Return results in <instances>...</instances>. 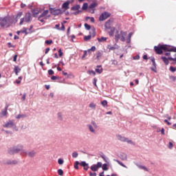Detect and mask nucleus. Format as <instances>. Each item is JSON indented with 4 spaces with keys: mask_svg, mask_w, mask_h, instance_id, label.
I'll return each mask as SVG.
<instances>
[{
    "mask_svg": "<svg viewBox=\"0 0 176 176\" xmlns=\"http://www.w3.org/2000/svg\"><path fill=\"white\" fill-rule=\"evenodd\" d=\"M23 16V12H19L16 14V16L14 15L13 16H5L3 17H0V27L1 28H9L10 26L14 23H17L19 21V19Z\"/></svg>",
    "mask_w": 176,
    "mask_h": 176,
    "instance_id": "1",
    "label": "nucleus"
},
{
    "mask_svg": "<svg viewBox=\"0 0 176 176\" xmlns=\"http://www.w3.org/2000/svg\"><path fill=\"white\" fill-rule=\"evenodd\" d=\"M23 151H24L23 150V145H17L9 148L8 153H9V155H14L16 153H19V152H21V155H23Z\"/></svg>",
    "mask_w": 176,
    "mask_h": 176,
    "instance_id": "2",
    "label": "nucleus"
},
{
    "mask_svg": "<svg viewBox=\"0 0 176 176\" xmlns=\"http://www.w3.org/2000/svg\"><path fill=\"white\" fill-rule=\"evenodd\" d=\"M49 13V11L47 10H44L41 14H40L38 17V21H41V23H45V20L47 19V14Z\"/></svg>",
    "mask_w": 176,
    "mask_h": 176,
    "instance_id": "3",
    "label": "nucleus"
},
{
    "mask_svg": "<svg viewBox=\"0 0 176 176\" xmlns=\"http://www.w3.org/2000/svg\"><path fill=\"white\" fill-rule=\"evenodd\" d=\"M116 138L119 141H121L122 142H127V144H130L131 145H134V142L131 141V140H129V138L122 136V135H117Z\"/></svg>",
    "mask_w": 176,
    "mask_h": 176,
    "instance_id": "4",
    "label": "nucleus"
},
{
    "mask_svg": "<svg viewBox=\"0 0 176 176\" xmlns=\"http://www.w3.org/2000/svg\"><path fill=\"white\" fill-rule=\"evenodd\" d=\"M50 12L51 14L54 16H58V14H63L65 10H61V9H56V8H50Z\"/></svg>",
    "mask_w": 176,
    "mask_h": 176,
    "instance_id": "5",
    "label": "nucleus"
},
{
    "mask_svg": "<svg viewBox=\"0 0 176 176\" xmlns=\"http://www.w3.org/2000/svg\"><path fill=\"white\" fill-rule=\"evenodd\" d=\"M102 166V163L101 162H98L96 164H93L92 166H91L90 169L91 170V171L96 172L98 170V168H101Z\"/></svg>",
    "mask_w": 176,
    "mask_h": 176,
    "instance_id": "6",
    "label": "nucleus"
},
{
    "mask_svg": "<svg viewBox=\"0 0 176 176\" xmlns=\"http://www.w3.org/2000/svg\"><path fill=\"white\" fill-rule=\"evenodd\" d=\"M111 16V13L108 12H104L100 14L99 16V21H104V20H107L108 17Z\"/></svg>",
    "mask_w": 176,
    "mask_h": 176,
    "instance_id": "7",
    "label": "nucleus"
},
{
    "mask_svg": "<svg viewBox=\"0 0 176 176\" xmlns=\"http://www.w3.org/2000/svg\"><path fill=\"white\" fill-rule=\"evenodd\" d=\"M154 50L156 54H163V45L159 44L154 47Z\"/></svg>",
    "mask_w": 176,
    "mask_h": 176,
    "instance_id": "8",
    "label": "nucleus"
},
{
    "mask_svg": "<svg viewBox=\"0 0 176 176\" xmlns=\"http://www.w3.org/2000/svg\"><path fill=\"white\" fill-rule=\"evenodd\" d=\"M98 6V3L97 2H93L89 6V13H94V10H96V8Z\"/></svg>",
    "mask_w": 176,
    "mask_h": 176,
    "instance_id": "9",
    "label": "nucleus"
},
{
    "mask_svg": "<svg viewBox=\"0 0 176 176\" xmlns=\"http://www.w3.org/2000/svg\"><path fill=\"white\" fill-rule=\"evenodd\" d=\"M74 2V0H67L65 3H63L62 5V9H65V12L66 10H68L69 9V3H72Z\"/></svg>",
    "mask_w": 176,
    "mask_h": 176,
    "instance_id": "10",
    "label": "nucleus"
},
{
    "mask_svg": "<svg viewBox=\"0 0 176 176\" xmlns=\"http://www.w3.org/2000/svg\"><path fill=\"white\" fill-rule=\"evenodd\" d=\"M23 155H27L29 157H34L35 155H36V152H35V151H27L23 150Z\"/></svg>",
    "mask_w": 176,
    "mask_h": 176,
    "instance_id": "11",
    "label": "nucleus"
},
{
    "mask_svg": "<svg viewBox=\"0 0 176 176\" xmlns=\"http://www.w3.org/2000/svg\"><path fill=\"white\" fill-rule=\"evenodd\" d=\"M32 17V14L30 12H27L25 15V23H30L31 21Z\"/></svg>",
    "mask_w": 176,
    "mask_h": 176,
    "instance_id": "12",
    "label": "nucleus"
},
{
    "mask_svg": "<svg viewBox=\"0 0 176 176\" xmlns=\"http://www.w3.org/2000/svg\"><path fill=\"white\" fill-rule=\"evenodd\" d=\"M151 62L153 63V66L151 67V71L155 72V74L157 73V67H156V62L155 61V58H152L151 59Z\"/></svg>",
    "mask_w": 176,
    "mask_h": 176,
    "instance_id": "13",
    "label": "nucleus"
},
{
    "mask_svg": "<svg viewBox=\"0 0 176 176\" xmlns=\"http://www.w3.org/2000/svg\"><path fill=\"white\" fill-rule=\"evenodd\" d=\"M3 127H6V129H10L13 126H14V122H13L12 120H9L8 122H6L4 125H3Z\"/></svg>",
    "mask_w": 176,
    "mask_h": 176,
    "instance_id": "14",
    "label": "nucleus"
},
{
    "mask_svg": "<svg viewBox=\"0 0 176 176\" xmlns=\"http://www.w3.org/2000/svg\"><path fill=\"white\" fill-rule=\"evenodd\" d=\"M100 157H102L105 163L109 164V158H108V157H106L104 153H102L101 154H100Z\"/></svg>",
    "mask_w": 176,
    "mask_h": 176,
    "instance_id": "15",
    "label": "nucleus"
},
{
    "mask_svg": "<svg viewBox=\"0 0 176 176\" xmlns=\"http://www.w3.org/2000/svg\"><path fill=\"white\" fill-rule=\"evenodd\" d=\"M111 21H112L111 19H109L105 23H104V28L106 30H111L112 27H111Z\"/></svg>",
    "mask_w": 176,
    "mask_h": 176,
    "instance_id": "16",
    "label": "nucleus"
},
{
    "mask_svg": "<svg viewBox=\"0 0 176 176\" xmlns=\"http://www.w3.org/2000/svg\"><path fill=\"white\" fill-rule=\"evenodd\" d=\"M119 157H120V159H121V160H127V154H126L124 153H121L119 155Z\"/></svg>",
    "mask_w": 176,
    "mask_h": 176,
    "instance_id": "17",
    "label": "nucleus"
},
{
    "mask_svg": "<svg viewBox=\"0 0 176 176\" xmlns=\"http://www.w3.org/2000/svg\"><path fill=\"white\" fill-rule=\"evenodd\" d=\"M6 164H8V165L17 164V160H8L7 162H6Z\"/></svg>",
    "mask_w": 176,
    "mask_h": 176,
    "instance_id": "18",
    "label": "nucleus"
},
{
    "mask_svg": "<svg viewBox=\"0 0 176 176\" xmlns=\"http://www.w3.org/2000/svg\"><path fill=\"white\" fill-rule=\"evenodd\" d=\"M95 71L97 74H102V67H101V65H98Z\"/></svg>",
    "mask_w": 176,
    "mask_h": 176,
    "instance_id": "19",
    "label": "nucleus"
},
{
    "mask_svg": "<svg viewBox=\"0 0 176 176\" xmlns=\"http://www.w3.org/2000/svg\"><path fill=\"white\" fill-rule=\"evenodd\" d=\"M108 164H109L106 163V164H103L102 165L101 167H102V169L103 171H108L109 170V168L108 167Z\"/></svg>",
    "mask_w": 176,
    "mask_h": 176,
    "instance_id": "20",
    "label": "nucleus"
},
{
    "mask_svg": "<svg viewBox=\"0 0 176 176\" xmlns=\"http://www.w3.org/2000/svg\"><path fill=\"white\" fill-rule=\"evenodd\" d=\"M162 61L164 63L165 65H168V63H169V61L168 60V58L166 57V56H162L161 57Z\"/></svg>",
    "mask_w": 176,
    "mask_h": 176,
    "instance_id": "21",
    "label": "nucleus"
},
{
    "mask_svg": "<svg viewBox=\"0 0 176 176\" xmlns=\"http://www.w3.org/2000/svg\"><path fill=\"white\" fill-rule=\"evenodd\" d=\"M8 108H9V105H6L4 110L1 111V115H3V116H6L8 115Z\"/></svg>",
    "mask_w": 176,
    "mask_h": 176,
    "instance_id": "22",
    "label": "nucleus"
},
{
    "mask_svg": "<svg viewBox=\"0 0 176 176\" xmlns=\"http://www.w3.org/2000/svg\"><path fill=\"white\" fill-rule=\"evenodd\" d=\"M171 47H168L167 45H162V51L164 52H170Z\"/></svg>",
    "mask_w": 176,
    "mask_h": 176,
    "instance_id": "23",
    "label": "nucleus"
},
{
    "mask_svg": "<svg viewBox=\"0 0 176 176\" xmlns=\"http://www.w3.org/2000/svg\"><path fill=\"white\" fill-rule=\"evenodd\" d=\"M131 36H133V32H130L126 37V43L131 42Z\"/></svg>",
    "mask_w": 176,
    "mask_h": 176,
    "instance_id": "24",
    "label": "nucleus"
},
{
    "mask_svg": "<svg viewBox=\"0 0 176 176\" xmlns=\"http://www.w3.org/2000/svg\"><path fill=\"white\" fill-rule=\"evenodd\" d=\"M87 127L89 128V131H91V133L96 134V129H94V128L93 127V125L88 124Z\"/></svg>",
    "mask_w": 176,
    "mask_h": 176,
    "instance_id": "25",
    "label": "nucleus"
},
{
    "mask_svg": "<svg viewBox=\"0 0 176 176\" xmlns=\"http://www.w3.org/2000/svg\"><path fill=\"white\" fill-rule=\"evenodd\" d=\"M119 46L118 45L115 44L114 46L108 45L109 50H116V49H118Z\"/></svg>",
    "mask_w": 176,
    "mask_h": 176,
    "instance_id": "26",
    "label": "nucleus"
},
{
    "mask_svg": "<svg viewBox=\"0 0 176 176\" xmlns=\"http://www.w3.org/2000/svg\"><path fill=\"white\" fill-rule=\"evenodd\" d=\"M113 161L118 163V164H120V166H122V167H124L125 168H127V166L126 165H124V164H123V162L119 161L118 160L114 159Z\"/></svg>",
    "mask_w": 176,
    "mask_h": 176,
    "instance_id": "27",
    "label": "nucleus"
},
{
    "mask_svg": "<svg viewBox=\"0 0 176 176\" xmlns=\"http://www.w3.org/2000/svg\"><path fill=\"white\" fill-rule=\"evenodd\" d=\"M32 13L34 17H36V15L39 14V10L33 9V10H32Z\"/></svg>",
    "mask_w": 176,
    "mask_h": 176,
    "instance_id": "28",
    "label": "nucleus"
},
{
    "mask_svg": "<svg viewBox=\"0 0 176 176\" xmlns=\"http://www.w3.org/2000/svg\"><path fill=\"white\" fill-rule=\"evenodd\" d=\"M16 119H23L24 118H27V116L25 114H19L15 116Z\"/></svg>",
    "mask_w": 176,
    "mask_h": 176,
    "instance_id": "29",
    "label": "nucleus"
},
{
    "mask_svg": "<svg viewBox=\"0 0 176 176\" xmlns=\"http://www.w3.org/2000/svg\"><path fill=\"white\" fill-rule=\"evenodd\" d=\"M115 33V28L112 27L110 28V31L109 32V35L110 36H113V34Z\"/></svg>",
    "mask_w": 176,
    "mask_h": 176,
    "instance_id": "30",
    "label": "nucleus"
},
{
    "mask_svg": "<svg viewBox=\"0 0 176 176\" xmlns=\"http://www.w3.org/2000/svg\"><path fill=\"white\" fill-rule=\"evenodd\" d=\"M89 9V3H84L82 7V10H87Z\"/></svg>",
    "mask_w": 176,
    "mask_h": 176,
    "instance_id": "31",
    "label": "nucleus"
},
{
    "mask_svg": "<svg viewBox=\"0 0 176 176\" xmlns=\"http://www.w3.org/2000/svg\"><path fill=\"white\" fill-rule=\"evenodd\" d=\"M80 9V5H76L71 8V10H79Z\"/></svg>",
    "mask_w": 176,
    "mask_h": 176,
    "instance_id": "32",
    "label": "nucleus"
},
{
    "mask_svg": "<svg viewBox=\"0 0 176 176\" xmlns=\"http://www.w3.org/2000/svg\"><path fill=\"white\" fill-rule=\"evenodd\" d=\"M120 34H119V32L118 31H117L116 32V35H115V39H116V42H118V41H119L120 39Z\"/></svg>",
    "mask_w": 176,
    "mask_h": 176,
    "instance_id": "33",
    "label": "nucleus"
},
{
    "mask_svg": "<svg viewBox=\"0 0 176 176\" xmlns=\"http://www.w3.org/2000/svg\"><path fill=\"white\" fill-rule=\"evenodd\" d=\"M14 69L16 75H19V72L21 71V69L19 68V66H15Z\"/></svg>",
    "mask_w": 176,
    "mask_h": 176,
    "instance_id": "34",
    "label": "nucleus"
},
{
    "mask_svg": "<svg viewBox=\"0 0 176 176\" xmlns=\"http://www.w3.org/2000/svg\"><path fill=\"white\" fill-rule=\"evenodd\" d=\"M107 39L108 38L102 36L101 38H98L97 41H98V42H105Z\"/></svg>",
    "mask_w": 176,
    "mask_h": 176,
    "instance_id": "35",
    "label": "nucleus"
},
{
    "mask_svg": "<svg viewBox=\"0 0 176 176\" xmlns=\"http://www.w3.org/2000/svg\"><path fill=\"white\" fill-rule=\"evenodd\" d=\"M63 75H64L65 76H67V79L71 78V76H72V74H68V73L65 72H62Z\"/></svg>",
    "mask_w": 176,
    "mask_h": 176,
    "instance_id": "36",
    "label": "nucleus"
},
{
    "mask_svg": "<svg viewBox=\"0 0 176 176\" xmlns=\"http://www.w3.org/2000/svg\"><path fill=\"white\" fill-rule=\"evenodd\" d=\"M79 164H80V162H79V161H76V162H75V164H74V168H75L76 170H79Z\"/></svg>",
    "mask_w": 176,
    "mask_h": 176,
    "instance_id": "37",
    "label": "nucleus"
},
{
    "mask_svg": "<svg viewBox=\"0 0 176 176\" xmlns=\"http://www.w3.org/2000/svg\"><path fill=\"white\" fill-rule=\"evenodd\" d=\"M89 39H91V34H89L88 36H84V41L85 42H87V41H89Z\"/></svg>",
    "mask_w": 176,
    "mask_h": 176,
    "instance_id": "38",
    "label": "nucleus"
},
{
    "mask_svg": "<svg viewBox=\"0 0 176 176\" xmlns=\"http://www.w3.org/2000/svg\"><path fill=\"white\" fill-rule=\"evenodd\" d=\"M84 27L87 31H90V29L91 28V26L87 23H85Z\"/></svg>",
    "mask_w": 176,
    "mask_h": 176,
    "instance_id": "39",
    "label": "nucleus"
},
{
    "mask_svg": "<svg viewBox=\"0 0 176 176\" xmlns=\"http://www.w3.org/2000/svg\"><path fill=\"white\" fill-rule=\"evenodd\" d=\"M27 30H28V28H23L22 30H21V32L22 34H25V35H28V32H27Z\"/></svg>",
    "mask_w": 176,
    "mask_h": 176,
    "instance_id": "40",
    "label": "nucleus"
},
{
    "mask_svg": "<svg viewBox=\"0 0 176 176\" xmlns=\"http://www.w3.org/2000/svg\"><path fill=\"white\" fill-rule=\"evenodd\" d=\"M89 164L86 162V161H82L81 162H80V165L81 166V167H86V166H87Z\"/></svg>",
    "mask_w": 176,
    "mask_h": 176,
    "instance_id": "41",
    "label": "nucleus"
},
{
    "mask_svg": "<svg viewBox=\"0 0 176 176\" xmlns=\"http://www.w3.org/2000/svg\"><path fill=\"white\" fill-rule=\"evenodd\" d=\"M101 104L102 105V107H107L108 105V101L107 100H102L101 101Z\"/></svg>",
    "mask_w": 176,
    "mask_h": 176,
    "instance_id": "42",
    "label": "nucleus"
},
{
    "mask_svg": "<svg viewBox=\"0 0 176 176\" xmlns=\"http://www.w3.org/2000/svg\"><path fill=\"white\" fill-rule=\"evenodd\" d=\"M58 174L60 176L64 175V170H63V169H58Z\"/></svg>",
    "mask_w": 176,
    "mask_h": 176,
    "instance_id": "43",
    "label": "nucleus"
},
{
    "mask_svg": "<svg viewBox=\"0 0 176 176\" xmlns=\"http://www.w3.org/2000/svg\"><path fill=\"white\" fill-rule=\"evenodd\" d=\"M101 56H102V52H98L96 54V58H97V60H100V57H101Z\"/></svg>",
    "mask_w": 176,
    "mask_h": 176,
    "instance_id": "44",
    "label": "nucleus"
},
{
    "mask_svg": "<svg viewBox=\"0 0 176 176\" xmlns=\"http://www.w3.org/2000/svg\"><path fill=\"white\" fill-rule=\"evenodd\" d=\"M92 33H91V36H93V38H94V36H96V28H92L91 29Z\"/></svg>",
    "mask_w": 176,
    "mask_h": 176,
    "instance_id": "45",
    "label": "nucleus"
},
{
    "mask_svg": "<svg viewBox=\"0 0 176 176\" xmlns=\"http://www.w3.org/2000/svg\"><path fill=\"white\" fill-rule=\"evenodd\" d=\"M120 35H121V36H126V35H127V32H124L123 30H121L120 31Z\"/></svg>",
    "mask_w": 176,
    "mask_h": 176,
    "instance_id": "46",
    "label": "nucleus"
},
{
    "mask_svg": "<svg viewBox=\"0 0 176 176\" xmlns=\"http://www.w3.org/2000/svg\"><path fill=\"white\" fill-rule=\"evenodd\" d=\"M169 70L170 71V72H175L176 67H173V66H170V68H169Z\"/></svg>",
    "mask_w": 176,
    "mask_h": 176,
    "instance_id": "47",
    "label": "nucleus"
},
{
    "mask_svg": "<svg viewBox=\"0 0 176 176\" xmlns=\"http://www.w3.org/2000/svg\"><path fill=\"white\" fill-rule=\"evenodd\" d=\"M175 58H173L171 56L168 57V60H170V61H175L176 62V54H175Z\"/></svg>",
    "mask_w": 176,
    "mask_h": 176,
    "instance_id": "48",
    "label": "nucleus"
},
{
    "mask_svg": "<svg viewBox=\"0 0 176 176\" xmlns=\"http://www.w3.org/2000/svg\"><path fill=\"white\" fill-rule=\"evenodd\" d=\"M78 155L79 154L78 153V152L74 151V153H72V157L76 158V157H78Z\"/></svg>",
    "mask_w": 176,
    "mask_h": 176,
    "instance_id": "49",
    "label": "nucleus"
},
{
    "mask_svg": "<svg viewBox=\"0 0 176 176\" xmlns=\"http://www.w3.org/2000/svg\"><path fill=\"white\" fill-rule=\"evenodd\" d=\"M89 108H91L92 109H96V104L91 102L89 104Z\"/></svg>",
    "mask_w": 176,
    "mask_h": 176,
    "instance_id": "50",
    "label": "nucleus"
},
{
    "mask_svg": "<svg viewBox=\"0 0 176 176\" xmlns=\"http://www.w3.org/2000/svg\"><path fill=\"white\" fill-rule=\"evenodd\" d=\"M45 43H46V45H52V43H53V40H46Z\"/></svg>",
    "mask_w": 176,
    "mask_h": 176,
    "instance_id": "51",
    "label": "nucleus"
},
{
    "mask_svg": "<svg viewBox=\"0 0 176 176\" xmlns=\"http://www.w3.org/2000/svg\"><path fill=\"white\" fill-rule=\"evenodd\" d=\"M58 164L61 165V164H64V160L61 159V158H59L58 160Z\"/></svg>",
    "mask_w": 176,
    "mask_h": 176,
    "instance_id": "52",
    "label": "nucleus"
},
{
    "mask_svg": "<svg viewBox=\"0 0 176 176\" xmlns=\"http://www.w3.org/2000/svg\"><path fill=\"white\" fill-rule=\"evenodd\" d=\"M88 73L89 74V75H93L94 76H96V72H94V70H89L88 71Z\"/></svg>",
    "mask_w": 176,
    "mask_h": 176,
    "instance_id": "53",
    "label": "nucleus"
},
{
    "mask_svg": "<svg viewBox=\"0 0 176 176\" xmlns=\"http://www.w3.org/2000/svg\"><path fill=\"white\" fill-rule=\"evenodd\" d=\"M81 12H82V10H78L74 12H72V14H74L75 16H78V14H79V13H81Z\"/></svg>",
    "mask_w": 176,
    "mask_h": 176,
    "instance_id": "54",
    "label": "nucleus"
},
{
    "mask_svg": "<svg viewBox=\"0 0 176 176\" xmlns=\"http://www.w3.org/2000/svg\"><path fill=\"white\" fill-rule=\"evenodd\" d=\"M91 124L95 127V129H98V126L97 125V123H96L94 121H91Z\"/></svg>",
    "mask_w": 176,
    "mask_h": 176,
    "instance_id": "55",
    "label": "nucleus"
},
{
    "mask_svg": "<svg viewBox=\"0 0 176 176\" xmlns=\"http://www.w3.org/2000/svg\"><path fill=\"white\" fill-rule=\"evenodd\" d=\"M169 79H170V80H172V82H175V80H176V77L174 76H170L169 77Z\"/></svg>",
    "mask_w": 176,
    "mask_h": 176,
    "instance_id": "56",
    "label": "nucleus"
},
{
    "mask_svg": "<svg viewBox=\"0 0 176 176\" xmlns=\"http://www.w3.org/2000/svg\"><path fill=\"white\" fill-rule=\"evenodd\" d=\"M48 75H54V71H53V69H49Z\"/></svg>",
    "mask_w": 176,
    "mask_h": 176,
    "instance_id": "57",
    "label": "nucleus"
},
{
    "mask_svg": "<svg viewBox=\"0 0 176 176\" xmlns=\"http://www.w3.org/2000/svg\"><path fill=\"white\" fill-rule=\"evenodd\" d=\"M93 85H94V86L97 87V78H94Z\"/></svg>",
    "mask_w": 176,
    "mask_h": 176,
    "instance_id": "58",
    "label": "nucleus"
},
{
    "mask_svg": "<svg viewBox=\"0 0 176 176\" xmlns=\"http://www.w3.org/2000/svg\"><path fill=\"white\" fill-rule=\"evenodd\" d=\"M24 21H25V18H21L20 20L19 25H23V23H24Z\"/></svg>",
    "mask_w": 176,
    "mask_h": 176,
    "instance_id": "59",
    "label": "nucleus"
},
{
    "mask_svg": "<svg viewBox=\"0 0 176 176\" xmlns=\"http://www.w3.org/2000/svg\"><path fill=\"white\" fill-rule=\"evenodd\" d=\"M89 52H96V46H92L90 49L88 50Z\"/></svg>",
    "mask_w": 176,
    "mask_h": 176,
    "instance_id": "60",
    "label": "nucleus"
},
{
    "mask_svg": "<svg viewBox=\"0 0 176 176\" xmlns=\"http://www.w3.org/2000/svg\"><path fill=\"white\" fill-rule=\"evenodd\" d=\"M170 52H174L175 53H176V47H171L170 49Z\"/></svg>",
    "mask_w": 176,
    "mask_h": 176,
    "instance_id": "61",
    "label": "nucleus"
},
{
    "mask_svg": "<svg viewBox=\"0 0 176 176\" xmlns=\"http://www.w3.org/2000/svg\"><path fill=\"white\" fill-rule=\"evenodd\" d=\"M58 53L59 57H62V56H63V50H61V49L58 50Z\"/></svg>",
    "mask_w": 176,
    "mask_h": 176,
    "instance_id": "62",
    "label": "nucleus"
},
{
    "mask_svg": "<svg viewBox=\"0 0 176 176\" xmlns=\"http://www.w3.org/2000/svg\"><path fill=\"white\" fill-rule=\"evenodd\" d=\"M58 118L59 119V120H63V115H61V113H58Z\"/></svg>",
    "mask_w": 176,
    "mask_h": 176,
    "instance_id": "63",
    "label": "nucleus"
},
{
    "mask_svg": "<svg viewBox=\"0 0 176 176\" xmlns=\"http://www.w3.org/2000/svg\"><path fill=\"white\" fill-rule=\"evenodd\" d=\"M89 176H97V173L96 172H94V173L90 172Z\"/></svg>",
    "mask_w": 176,
    "mask_h": 176,
    "instance_id": "64",
    "label": "nucleus"
}]
</instances>
